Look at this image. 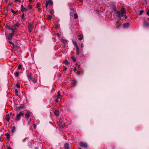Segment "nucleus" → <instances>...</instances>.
Listing matches in <instances>:
<instances>
[{
	"label": "nucleus",
	"mask_w": 149,
	"mask_h": 149,
	"mask_svg": "<svg viewBox=\"0 0 149 149\" xmlns=\"http://www.w3.org/2000/svg\"><path fill=\"white\" fill-rule=\"evenodd\" d=\"M78 149H81V148H79Z\"/></svg>",
	"instance_id": "338daca9"
},
{
	"label": "nucleus",
	"mask_w": 149,
	"mask_h": 149,
	"mask_svg": "<svg viewBox=\"0 0 149 149\" xmlns=\"http://www.w3.org/2000/svg\"><path fill=\"white\" fill-rule=\"evenodd\" d=\"M78 15L76 13H75L74 15V19H77L78 18Z\"/></svg>",
	"instance_id": "393cba45"
},
{
	"label": "nucleus",
	"mask_w": 149,
	"mask_h": 149,
	"mask_svg": "<svg viewBox=\"0 0 149 149\" xmlns=\"http://www.w3.org/2000/svg\"><path fill=\"white\" fill-rule=\"evenodd\" d=\"M114 15H115V16H117L119 18L120 17V13L119 11H116L114 13Z\"/></svg>",
	"instance_id": "f8f14e48"
},
{
	"label": "nucleus",
	"mask_w": 149,
	"mask_h": 149,
	"mask_svg": "<svg viewBox=\"0 0 149 149\" xmlns=\"http://www.w3.org/2000/svg\"><path fill=\"white\" fill-rule=\"evenodd\" d=\"M6 119L8 122H9L10 120V117L8 115H6Z\"/></svg>",
	"instance_id": "f3484780"
},
{
	"label": "nucleus",
	"mask_w": 149,
	"mask_h": 149,
	"mask_svg": "<svg viewBox=\"0 0 149 149\" xmlns=\"http://www.w3.org/2000/svg\"><path fill=\"white\" fill-rule=\"evenodd\" d=\"M26 139H23V140H22V141L23 142H25V141H26Z\"/></svg>",
	"instance_id": "603ef678"
},
{
	"label": "nucleus",
	"mask_w": 149,
	"mask_h": 149,
	"mask_svg": "<svg viewBox=\"0 0 149 149\" xmlns=\"http://www.w3.org/2000/svg\"><path fill=\"white\" fill-rule=\"evenodd\" d=\"M24 114V113L22 112H20L16 116V119L19 120L21 119V117Z\"/></svg>",
	"instance_id": "7ed1b4c3"
},
{
	"label": "nucleus",
	"mask_w": 149,
	"mask_h": 149,
	"mask_svg": "<svg viewBox=\"0 0 149 149\" xmlns=\"http://www.w3.org/2000/svg\"><path fill=\"white\" fill-rule=\"evenodd\" d=\"M23 107H24L22 105H20L17 107L16 110L19 111L20 110L23 109Z\"/></svg>",
	"instance_id": "9b49d317"
},
{
	"label": "nucleus",
	"mask_w": 149,
	"mask_h": 149,
	"mask_svg": "<svg viewBox=\"0 0 149 149\" xmlns=\"http://www.w3.org/2000/svg\"><path fill=\"white\" fill-rule=\"evenodd\" d=\"M15 127L14 126H13L12 127V132L13 133L14 132H15Z\"/></svg>",
	"instance_id": "5701e85b"
},
{
	"label": "nucleus",
	"mask_w": 149,
	"mask_h": 149,
	"mask_svg": "<svg viewBox=\"0 0 149 149\" xmlns=\"http://www.w3.org/2000/svg\"><path fill=\"white\" fill-rule=\"evenodd\" d=\"M28 8L29 9L31 10L32 8V6L30 5H29L28 6Z\"/></svg>",
	"instance_id": "7c9ffc66"
},
{
	"label": "nucleus",
	"mask_w": 149,
	"mask_h": 149,
	"mask_svg": "<svg viewBox=\"0 0 149 149\" xmlns=\"http://www.w3.org/2000/svg\"><path fill=\"white\" fill-rule=\"evenodd\" d=\"M28 123L29 124V122H28Z\"/></svg>",
	"instance_id": "774afa93"
},
{
	"label": "nucleus",
	"mask_w": 149,
	"mask_h": 149,
	"mask_svg": "<svg viewBox=\"0 0 149 149\" xmlns=\"http://www.w3.org/2000/svg\"><path fill=\"white\" fill-rule=\"evenodd\" d=\"M130 26V24L129 23H126L124 24L123 25V26L124 28H128Z\"/></svg>",
	"instance_id": "9d476101"
},
{
	"label": "nucleus",
	"mask_w": 149,
	"mask_h": 149,
	"mask_svg": "<svg viewBox=\"0 0 149 149\" xmlns=\"http://www.w3.org/2000/svg\"><path fill=\"white\" fill-rule=\"evenodd\" d=\"M40 5L38 3H37V8H38L40 7Z\"/></svg>",
	"instance_id": "c03bdc74"
},
{
	"label": "nucleus",
	"mask_w": 149,
	"mask_h": 149,
	"mask_svg": "<svg viewBox=\"0 0 149 149\" xmlns=\"http://www.w3.org/2000/svg\"><path fill=\"white\" fill-rule=\"evenodd\" d=\"M71 10H73V9H72V8H71L70 9Z\"/></svg>",
	"instance_id": "69168bd1"
},
{
	"label": "nucleus",
	"mask_w": 149,
	"mask_h": 149,
	"mask_svg": "<svg viewBox=\"0 0 149 149\" xmlns=\"http://www.w3.org/2000/svg\"><path fill=\"white\" fill-rule=\"evenodd\" d=\"M13 3L12 2H10L8 5V6H10Z\"/></svg>",
	"instance_id": "09e8293b"
},
{
	"label": "nucleus",
	"mask_w": 149,
	"mask_h": 149,
	"mask_svg": "<svg viewBox=\"0 0 149 149\" xmlns=\"http://www.w3.org/2000/svg\"><path fill=\"white\" fill-rule=\"evenodd\" d=\"M70 15H73V13L72 12H70Z\"/></svg>",
	"instance_id": "5fc2aeb1"
},
{
	"label": "nucleus",
	"mask_w": 149,
	"mask_h": 149,
	"mask_svg": "<svg viewBox=\"0 0 149 149\" xmlns=\"http://www.w3.org/2000/svg\"><path fill=\"white\" fill-rule=\"evenodd\" d=\"M54 114L56 116H58L59 115V111L58 110H56L54 111Z\"/></svg>",
	"instance_id": "ddd939ff"
},
{
	"label": "nucleus",
	"mask_w": 149,
	"mask_h": 149,
	"mask_svg": "<svg viewBox=\"0 0 149 149\" xmlns=\"http://www.w3.org/2000/svg\"><path fill=\"white\" fill-rule=\"evenodd\" d=\"M53 4V1L52 0H48L46 1L45 5L46 7H47V6L48 4H50V5H52Z\"/></svg>",
	"instance_id": "39448f33"
},
{
	"label": "nucleus",
	"mask_w": 149,
	"mask_h": 149,
	"mask_svg": "<svg viewBox=\"0 0 149 149\" xmlns=\"http://www.w3.org/2000/svg\"><path fill=\"white\" fill-rule=\"evenodd\" d=\"M10 136L9 134H8L6 138L7 140H9L10 139Z\"/></svg>",
	"instance_id": "e433bc0d"
},
{
	"label": "nucleus",
	"mask_w": 149,
	"mask_h": 149,
	"mask_svg": "<svg viewBox=\"0 0 149 149\" xmlns=\"http://www.w3.org/2000/svg\"><path fill=\"white\" fill-rule=\"evenodd\" d=\"M50 14L51 15H52L54 13V11L53 10H50L49 12Z\"/></svg>",
	"instance_id": "72a5a7b5"
},
{
	"label": "nucleus",
	"mask_w": 149,
	"mask_h": 149,
	"mask_svg": "<svg viewBox=\"0 0 149 149\" xmlns=\"http://www.w3.org/2000/svg\"><path fill=\"white\" fill-rule=\"evenodd\" d=\"M27 77L29 80H31L33 82H35L34 78L32 75L30 74L28 75Z\"/></svg>",
	"instance_id": "6e6552de"
},
{
	"label": "nucleus",
	"mask_w": 149,
	"mask_h": 149,
	"mask_svg": "<svg viewBox=\"0 0 149 149\" xmlns=\"http://www.w3.org/2000/svg\"><path fill=\"white\" fill-rule=\"evenodd\" d=\"M21 10L22 13L24 12H26L27 11V9L25 8L24 7L23 5H22L21 6Z\"/></svg>",
	"instance_id": "1a4fd4ad"
},
{
	"label": "nucleus",
	"mask_w": 149,
	"mask_h": 149,
	"mask_svg": "<svg viewBox=\"0 0 149 149\" xmlns=\"http://www.w3.org/2000/svg\"><path fill=\"white\" fill-rule=\"evenodd\" d=\"M33 24H30L29 25L28 27L29 31V32L31 33L33 31Z\"/></svg>",
	"instance_id": "423d86ee"
},
{
	"label": "nucleus",
	"mask_w": 149,
	"mask_h": 149,
	"mask_svg": "<svg viewBox=\"0 0 149 149\" xmlns=\"http://www.w3.org/2000/svg\"><path fill=\"white\" fill-rule=\"evenodd\" d=\"M13 38V34L12 33H10L8 36V39L10 40H11Z\"/></svg>",
	"instance_id": "4468645a"
},
{
	"label": "nucleus",
	"mask_w": 149,
	"mask_h": 149,
	"mask_svg": "<svg viewBox=\"0 0 149 149\" xmlns=\"http://www.w3.org/2000/svg\"><path fill=\"white\" fill-rule=\"evenodd\" d=\"M76 81H74L73 83L72 84V86H74L76 84Z\"/></svg>",
	"instance_id": "c9c22d12"
},
{
	"label": "nucleus",
	"mask_w": 149,
	"mask_h": 149,
	"mask_svg": "<svg viewBox=\"0 0 149 149\" xmlns=\"http://www.w3.org/2000/svg\"><path fill=\"white\" fill-rule=\"evenodd\" d=\"M119 18L122 20H124L127 19V17L125 15V12L123 11L121 12V14H120V17Z\"/></svg>",
	"instance_id": "f257e3e1"
},
{
	"label": "nucleus",
	"mask_w": 149,
	"mask_h": 149,
	"mask_svg": "<svg viewBox=\"0 0 149 149\" xmlns=\"http://www.w3.org/2000/svg\"><path fill=\"white\" fill-rule=\"evenodd\" d=\"M76 65L79 68L80 67V65H78V63H76Z\"/></svg>",
	"instance_id": "a19ab883"
},
{
	"label": "nucleus",
	"mask_w": 149,
	"mask_h": 149,
	"mask_svg": "<svg viewBox=\"0 0 149 149\" xmlns=\"http://www.w3.org/2000/svg\"><path fill=\"white\" fill-rule=\"evenodd\" d=\"M9 30H11L13 32H15V31H17V30L16 29V28H9Z\"/></svg>",
	"instance_id": "a211bd4d"
},
{
	"label": "nucleus",
	"mask_w": 149,
	"mask_h": 149,
	"mask_svg": "<svg viewBox=\"0 0 149 149\" xmlns=\"http://www.w3.org/2000/svg\"><path fill=\"white\" fill-rule=\"evenodd\" d=\"M19 0H15V1L16 2H18L19 1Z\"/></svg>",
	"instance_id": "864d4df0"
},
{
	"label": "nucleus",
	"mask_w": 149,
	"mask_h": 149,
	"mask_svg": "<svg viewBox=\"0 0 149 149\" xmlns=\"http://www.w3.org/2000/svg\"><path fill=\"white\" fill-rule=\"evenodd\" d=\"M15 95L16 96H17L18 95V91L17 89H15Z\"/></svg>",
	"instance_id": "473e14b6"
},
{
	"label": "nucleus",
	"mask_w": 149,
	"mask_h": 149,
	"mask_svg": "<svg viewBox=\"0 0 149 149\" xmlns=\"http://www.w3.org/2000/svg\"><path fill=\"white\" fill-rule=\"evenodd\" d=\"M80 146L81 147L85 148H87V145L86 143L81 142L80 143Z\"/></svg>",
	"instance_id": "20e7f679"
},
{
	"label": "nucleus",
	"mask_w": 149,
	"mask_h": 149,
	"mask_svg": "<svg viewBox=\"0 0 149 149\" xmlns=\"http://www.w3.org/2000/svg\"><path fill=\"white\" fill-rule=\"evenodd\" d=\"M30 2L32 0H28Z\"/></svg>",
	"instance_id": "052dcab7"
},
{
	"label": "nucleus",
	"mask_w": 149,
	"mask_h": 149,
	"mask_svg": "<svg viewBox=\"0 0 149 149\" xmlns=\"http://www.w3.org/2000/svg\"><path fill=\"white\" fill-rule=\"evenodd\" d=\"M81 71H78L77 72V74H78V75H79L80 74V73H81Z\"/></svg>",
	"instance_id": "49530a36"
},
{
	"label": "nucleus",
	"mask_w": 149,
	"mask_h": 149,
	"mask_svg": "<svg viewBox=\"0 0 149 149\" xmlns=\"http://www.w3.org/2000/svg\"><path fill=\"white\" fill-rule=\"evenodd\" d=\"M58 102V99H56L55 100V102L56 103H57Z\"/></svg>",
	"instance_id": "3c124183"
},
{
	"label": "nucleus",
	"mask_w": 149,
	"mask_h": 149,
	"mask_svg": "<svg viewBox=\"0 0 149 149\" xmlns=\"http://www.w3.org/2000/svg\"><path fill=\"white\" fill-rule=\"evenodd\" d=\"M146 14L147 15H149V10L147 12Z\"/></svg>",
	"instance_id": "8fccbe9b"
},
{
	"label": "nucleus",
	"mask_w": 149,
	"mask_h": 149,
	"mask_svg": "<svg viewBox=\"0 0 149 149\" xmlns=\"http://www.w3.org/2000/svg\"><path fill=\"white\" fill-rule=\"evenodd\" d=\"M80 1L82 2L83 1V0H80Z\"/></svg>",
	"instance_id": "e2e57ef3"
},
{
	"label": "nucleus",
	"mask_w": 149,
	"mask_h": 149,
	"mask_svg": "<svg viewBox=\"0 0 149 149\" xmlns=\"http://www.w3.org/2000/svg\"><path fill=\"white\" fill-rule=\"evenodd\" d=\"M21 18L24 21L25 20V18L24 17V14L23 13L21 16Z\"/></svg>",
	"instance_id": "6ab92c4d"
},
{
	"label": "nucleus",
	"mask_w": 149,
	"mask_h": 149,
	"mask_svg": "<svg viewBox=\"0 0 149 149\" xmlns=\"http://www.w3.org/2000/svg\"><path fill=\"white\" fill-rule=\"evenodd\" d=\"M82 73L83 74H84V72H82Z\"/></svg>",
	"instance_id": "680f3d73"
},
{
	"label": "nucleus",
	"mask_w": 149,
	"mask_h": 149,
	"mask_svg": "<svg viewBox=\"0 0 149 149\" xmlns=\"http://www.w3.org/2000/svg\"><path fill=\"white\" fill-rule=\"evenodd\" d=\"M77 55H79V52H77Z\"/></svg>",
	"instance_id": "6e6d98bb"
},
{
	"label": "nucleus",
	"mask_w": 149,
	"mask_h": 149,
	"mask_svg": "<svg viewBox=\"0 0 149 149\" xmlns=\"http://www.w3.org/2000/svg\"><path fill=\"white\" fill-rule=\"evenodd\" d=\"M113 10L115 11H117L116 8L115 6H113Z\"/></svg>",
	"instance_id": "ea45409f"
},
{
	"label": "nucleus",
	"mask_w": 149,
	"mask_h": 149,
	"mask_svg": "<svg viewBox=\"0 0 149 149\" xmlns=\"http://www.w3.org/2000/svg\"><path fill=\"white\" fill-rule=\"evenodd\" d=\"M84 47L83 44V43H81V49H82Z\"/></svg>",
	"instance_id": "a18cd8bd"
},
{
	"label": "nucleus",
	"mask_w": 149,
	"mask_h": 149,
	"mask_svg": "<svg viewBox=\"0 0 149 149\" xmlns=\"http://www.w3.org/2000/svg\"><path fill=\"white\" fill-rule=\"evenodd\" d=\"M73 43L75 47L77 46H78L77 45V42H74L73 41Z\"/></svg>",
	"instance_id": "4c0bfd02"
},
{
	"label": "nucleus",
	"mask_w": 149,
	"mask_h": 149,
	"mask_svg": "<svg viewBox=\"0 0 149 149\" xmlns=\"http://www.w3.org/2000/svg\"><path fill=\"white\" fill-rule=\"evenodd\" d=\"M11 10L12 13H13L14 14H16L17 12V11H18L17 10L15 11L12 9H11Z\"/></svg>",
	"instance_id": "bb28decb"
},
{
	"label": "nucleus",
	"mask_w": 149,
	"mask_h": 149,
	"mask_svg": "<svg viewBox=\"0 0 149 149\" xmlns=\"http://www.w3.org/2000/svg\"><path fill=\"white\" fill-rule=\"evenodd\" d=\"M8 149H12V148H10V147H8Z\"/></svg>",
	"instance_id": "13d9d810"
},
{
	"label": "nucleus",
	"mask_w": 149,
	"mask_h": 149,
	"mask_svg": "<svg viewBox=\"0 0 149 149\" xmlns=\"http://www.w3.org/2000/svg\"><path fill=\"white\" fill-rule=\"evenodd\" d=\"M67 68H65L64 70H67Z\"/></svg>",
	"instance_id": "bf43d9fd"
},
{
	"label": "nucleus",
	"mask_w": 149,
	"mask_h": 149,
	"mask_svg": "<svg viewBox=\"0 0 149 149\" xmlns=\"http://www.w3.org/2000/svg\"><path fill=\"white\" fill-rule=\"evenodd\" d=\"M20 26V24L18 22H17L15 24H14V26L16 27H18Z\"/></svg>",
	"instance_id": "aec40b11"
},
{
	"label": "nucleus",
	"mask_w": 149,
	"mask_h": 149,
	"mask_svg": "<svg viewBox=\"0 0 149 149\" xmlns=\"http://www.w3.org/2000/svg\"><path fill=\"white\" fill-rule=\"evenodd\" d=\"M16 86L18 88H20V86L19 84V83L17 84Z\"/></svg>",
	"instance_id": "58836bf2"
},
{
	"label": "nucleus",
	"mask_w": 149,
	"mask_h": 149,
	"mask_svg": "<svg viewBox=\"0 0 149 149\" xmlns=\"http://www.w3.org/2000/svg\"><path fill=\"white\" fill-rule=\"evenodd\" d=\"M7 27H8V28H8V29H9V28H12V27H10L9 26H7Z\"/></svg>",
	"instance_id": "4d7b16f0"
},
{
	"label": "nucleus",
	"mask_w": 149,
	"mask_h": 149,
	"mask_svg": "<svg viewBox=\"0 0 149 149\" xmlns=\"http://www.w3.org/2000/svg\"><path fill=\"white\" fill-rule=\"evenodd\" d=\"M73 70L74 72H75L77 70V68L76 67H74V68Z\"/></svg>",
	"instance_id": "de8ad7c7"
},
{
	"label": "nucleus",
	"mask_w": 149,
	"mask_h": 149,
	"mask_svg": "<svg viewBox=\"0 0 149 149\" xmlns=\"http://www.w3.org/2000/svg\"><path fill=\"white\" fill-rule=\"evenodd\" d=\"M65 42H67V40H65Z\"/></svg>",
	"instance_id": "0e129e2a"
},
{
	"label": "nucleus",
	"mask_w": 149,
	"mask_h": 149,
	"mask_svg": "<svg viewBox=\"0 0 149 149\" xmlns=\"http://www.w3.org/2000/svg\"><path fill=\"white\" fill-rule=\"evenodd\" d=\"M52 18V16L50 15H48L47 17V19H50Z\"/></svg>",
	"instance_id": "c85d7f7f"
},
{
	"label": "nucleus",
	"mask_w": 149,
	"mask_h": 149,
	"mask_svg": "<svg viewBox=\"0 0 149 149\" xmlns=\"http://www.w3.org/2000/svg\"><path fill=\"white\" fill-rule=\"evenodd\" d=\"M19 75V73L18 72H17L15 74V75L16 77H18Z\"/></svg>",
	"instance_id": "c756f323"
},
{
	"label": "nucleus",
	"mask_w": 149,
	"mask_h": 149,
	"mask_svg": "<svg viewBox=\"0 0 149 149\" xmlns=\"http://www.w3.org/2000/svg\"><path fill=\"white\" fill-rule=\"evenodd\" d=\"M22 67V65H19L18 66V69H20L21 67Z\"/></svg>",
	"instance_id": "37998d69"
},
{
	"label": "nucleus",
	"mask_w": 149,
	"mask_h": 149,
	"mask_svg": "<svg viewBox=\"0 0 149 149\" xmlns=\"http://www.w3.org/2000/svg\"><path fill=\"white\" fill-rule=\"evenodd\" d=\"M79 38H78V39L80 40L82 39L83 36L81 35H80L79 36Z\"/></svg>",
	"instance_id": "4be33fe9"
},
{
	"label": "nucleus",
	"mask_w": 149,
	"mask_h": 149,
	"mask_svg": "<svg viewBox=\"0 0 149 149\" xmlns=\"http://www.w3.org/2000/svg\"><path fill=\"white\" fill-rule=\"evenodd\" d=\"M65 64L66 65H68V64H70V63L67 60H66L64 62Z\"/></svg>",
	"instance_id": "a878e982"
},
{
	"label": "nucleus",
	"mask_w": 149,
	"mask_h": 149,
	"mask_svg": "<svg viewBox=\"0 0 149 149\" xmlns=\"http://www.w3.org/2000/svg\"><path fill=\"white\" fill-rule=\"evenodd\" d=\"M76 48V51L77 52H79V48L78 46H77L75 47Z\"/></svg>",
	"instance_id": "2f4dec72"
},
{
	"label": "nucleus",
	"mask_w": 149,
	"mask_h": 149,
	"mask_svg": "<svg viewBox=\"0 0 149 149\" xmlns=\"http://www.w3.org/2000/svg\"><path fill=\"white\" fill-rule=\"evenodd\" d=\"M57 98L58 99H61V96L60 95V92L58 91L57 93Z\"/></svg>",
	"instance_id": "dca6fc26"
},
{
	"label": "nucleus",
	"mask_w": 149,
	"mask_h": 149,
	"mask_svg": "<svg viewBox=\"0 0 149 149\" xmlns=\"http://www.w3.org/2000/svg\"><path fill=\"white\" fill-rule=\"evenodd\" d=\"M71 58L72 60V61L74 62H75L76 61V59L75 58H74L73 56H72L71 57Z\"/></svg>",
	"instance_id": "b1692460"
},
{
	"label": "nucleus",
	"mask_w": 149,
	"mask_h": 149,
	"mask_svg": "<svg viewBox=\"0 0 149 149\" xmlns=\"http://www.w3.org/2000/svg\"><path fill=\"white\" fill-rule=\"evenodd\" d=\"M64 148L65 149H69L70 147L69 144L67 143H65L64 144Z\"/></svg>",
	"instance_id": "2eb2a0df"
},
{
	"label": "nucleus",
	"mask_w": 149,
	"mask_h": 149,
	"mask_svg": "<svg viewBox=\"0 0 149 149\" xmlns=\"http://www.w3.org/2000/svg\"><path fill=\"white\" fill-rule=\"evenodd\" d=\"M59 123L60 124V125L61 126L63 125L64 124V123H62V120H59Z\"/></svg>",
	"instance_id": "cd10ccee"
},
{
	"label": "nucleus",
	"mask_w": 149,
	"mask_h": 149,
	"mask_svg": "<svg viewBox=\"0 0 149 149\" xmlns=\"http://www.w3.org/2000/svg\"><path fill=\"white\" fill-rule=\"evenodd\" d=\"M33 127L34 128H36V127H37V125H36V124H33Z\"/></svg>",
	"instance_id": "79ce46f5"
},
{
	"label": "nucleus",
	"mask_w": 149,
	"mask_h": 149,
	"mask_svg": "<svg viewBox=\"0 0 149 149\" xmlns=\"http://www.w3.org/2000/svg\"><path fill=\"white\" fill-rule=\"evenodd\" d=\"M143 25L145 27H149V22H148L146 19H144L143 22Z\"/></svg>",
	"instance_id": "f03ea898"
},
{
	"label": "nucleus",
	"mask_w": 149,
	"mask_h": 149,
	"mask_svg": "<svg viewBox=\"0 0 149 149\" xmlns=\"http://www.w3.org/2000/svg\"><path fill=\"white\" fill-rule=\"evenodd\" d=\"M143 13V10H141L140 11L139 14V15H141Z\"/></svg>",
	"instance_id": "f704fd0d"
},
{
	"label": "nucleus",
	"mask_w": 149,
	"mask_h": 149,
	"mask_svg": "<svg viewBox=\"0 0 149 149\" xmlns=\"http://www.w3.org/2000/svg\"><path fill=\"white\" fill-rule=\"evenodd\" d=\"M31 114V112L29 111H27V112H26L25 115V118L27 120H28L29 117L30 116Z\"/></svg>",
	"instance_id": "0eeeda50"
},
{
	"label": "nucleus",
	"mask_w": 149,
	"mask_h": 149,
	"mask_svg": "<svg viewBox=\"0 0 149 149\" xmlns=\"http://www.w3.org/2000/svg\"><path fill=\"white\" fill-rule=\"evenodd\" d=\"M8 43L9 44L12 45L13 48L15 47V45L11 41H9L8 42Z\"/></svg>",
	"instance_id": "412c9836"
}]
</instances>
